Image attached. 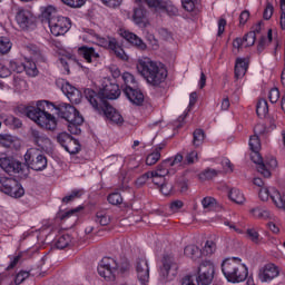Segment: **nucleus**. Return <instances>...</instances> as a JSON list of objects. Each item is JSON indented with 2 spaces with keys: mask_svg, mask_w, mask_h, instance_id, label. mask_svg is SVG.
Listing matches in <instances>:
<instances>
[{
  "mask_svg": "<svg viewBox=\"0 0 285 285\" xmlns=\"http://www.w3.org/2000/svg\"><path fill=\"white\" fill-rule=\"evenodd\" d=\"M120 35H121L122 39L128 41V43L134 46L137 50H147L148 49V46L146 45V42H144V40L141 38H139V36L135 35L134 32L125 30V31H121Z\"/></svg>",
  "mask_w": 285,
  "mask_h": 285,
  "instance_id": "obj_19",
  "label": "nucleus"
},
{
  "mask_svg": "<svg viewBox=\"0 0 285 285\" xmlns=\"http://www.w3.org/2000/svg\"><path fill=\"white\" fill-rule=\"evenodd\" d=\"M96 223L100 224V226H108L110 224V216L104 212H98L96 214Z\"/></svg>",
  "mask_w": 285,
  "mask_h": 285,
  "instance_id": "obj_49",
  "label": "nucleus"
},
{
  "mask_svg": "<svg viewBox=\"0 0 285 285\" xmlns=\"http://www.w3.org/2000/svg\"><path fill=\"white\" fill-rule=\"evenodd\" d=\"M137 70L150 86H159L168 77V71L164 63L151 60L150 58L139 59Z\"/></svg>",
  "mask_w": 285,
  "mask_h": 285,
  "instance_id": "obj_2",
  "label": "nucleus"
},
{
  "mask_svg": "<svg viewBox=\"0 0 285 285\" xmlns=\"http://www.w3.org/2000/svg\"><path fill=\"white\" fill-rule=\"evenodd\" d=\"M217 250V245L213 240H207L203 250H200L202 255H213Z\"/></svg>",
  "mask_w": 285,
  "mask_h": 285,
  "instance_id": "obj_50",
  "label": "nucleus"
},
{
  "mask_svg": "<svg viewBox=\"0 0 285 285\" xmlns=\"http://www.w3.org/2000/svg\"><path fill=\"white\" fill-rule=\"evenodd\" d=\"M12 50V42L9 38L0 37V55H8Z\"/></svg>",
  "mask_w": 285,
  "mask_h": 285,
  "instance_id": "obj_45",
  "label": "nucleus"
},
{
  "mask_svg": "<svg viewBox=\"0 0 285 285\" xmlns=\"http://www.w3.org/2000/svg\"><path fill=\"white\" fill-rule=\"evenodd\" d=\"M13 141L14 137H12V135L0 134V145L3 146L4 148H10Z\"/></svg>",
  "mask_w": 285,
  "mask_h": 285,
  "instance_id": "obj_54",
  "label": "nucleus"
},
{
  "mask_svg": "<svg viewBox=\"0 0 285 285\" xmlns=\"http://www.w3.org/2000/svg\"><path fill=\"white\" fill-rule=\"evenodd\" d=\"M70 242H71L70 235L66 234L58 237V239L55 243V246L59 250H63V248H68V246H70Z\"/></svg>",
  "mask_w": 285,
  "mask_h": 285,
  "instance_id": "obj_40",
  "label": "nucleus"
},
{
  "mask_svg": "<svg viewBox=\"0 0 285 285\" xmlns=\"http://www.w3.org/2000/svg\"><path fill=\"white\" fill-rule=\"evenodd\" d=\"M22 66H23V71H26V73L29 77H37V75H39V70L37 69V63H35V61L28 60Z\"/></svg>",
  "mask_w": 285,
  "mask_h": 285,
  "instance_id": "obj_39",
  "label": "nucleus"
},
{
  "mask_svg": "<svg viewBox=\"0 0 285 285\" xmlns=\"http://www.w3.org/2000/svg\"><path fill=\"white\" fill-rule=\"evenodd\" d=\"M206 139V132L204 129H195L193 132V146L194 148H199L204 146Z\"/></svg>",
  "mask_w": 285,
  "mask_h": 285,
  "instance_id": "obj_31",
  "label": "nucleus"
},
{
  "mask_svg": "<svg viewBox=\"0 0 285 285\" xmlns=\"http://www.w3.org/2000/svg\"><path fill=\"white\" fill-rule=\"evenodd\" d=\"M41 14L43 19H47L48 23H50V19H57V8H55V6L42 7Z\"/></svg>",
  "mask_w": 285,
  "mask_h": 285,
  "instance_id": "obj_37",
  "label": "nucleus"
},
{
  "mask_svg": "<svg viewBox=\"0 0 285 285\" xmlns=\"http://www.w3.org/2000/svg\"><path fill=\"white\" fill-rule=\"evenodd\" d=\"M72 140V136H70V134L68 132H60L57 136V141L58 144H60V146H62V148H66V146H68V142Z\"/></svg>",
  "mask_w": 285,
  "mask_h": 285,
  "instance_id": "obj_53",
  "label": "nucleus"
},
{
  "mask_svg": "<svg viewBox=\"0 0 285 285\" xmlns=\"http://www.w3.org/2000/svg\"><path fill=\"white\" fill-rule=\"evenodd\" d=\"M271 41H273V29H269L267 32V39L266 37H262L259 42H258V47L257 50L258 52H262V50H264V48L266 47L267 43H271Z\"/></svg>",
  "mask_w": 285,
  "mask_h": 285,
  "instance_id": "obj_48",
  "label": "nucleus"
},
{
  "mask_svg": "<svg viewBox=\"0 0 285 285\" xmlns=\"http://www.w3.org/2000/svg\"><path fill=\"white\" fill-rule=\"evenodd\" d=\"M250 159L257 166V171L263 175V177L268 178L271 177V169L266 168V164H264V158H262V154L259 150L252 151Z\"/></svg>",
  "mask_w": 285,
  "mask_h": 285,
  "instance_id": "obj_21",
  "label": "nucleus"
},
{
  "mask_svg": "<svg viewBox=\"0 0 285 285\" xmlns=\"http://www.w3.org/2000/svg\"><path fill=\"white\" fill-rule=\"evenodd\" d=\"M135 268L140 284H148L150 279V267L148 266V261L145 257L137 258Z\"/></svg>",
  "mask_w": 285,
  "mask_h": 285,
  "instance_id": "obj_13",
  "label": "nucleus"
},
{
  "mask_svg": "<svg viewBox=\"0 0 285 285\" xmlns=\"http://www.w3.org/2000/svg\"><path fill=\"white\" fill-rule=\"evenodd\" d=\"M184 161V156L181 154H176L174 157L167 158L160 163L164 168H170L173 166H178Z\"/></svg>",
  "mask_w": 285,
  "mask_h": 285,
  "instance_id": "obj_33",
  "label": "nucleus"
},
{
  "mask_svg": "<svg viewBox=\"0 0 285 285\" xmlns=\"http://www.w3.org/2000/svg\"><path fill=\"white\" fill-rule=\"evenodd\" d=\"M132 19L136 26H146V9L141 7L135 9Z\"/></svg>",
  "mask_w": 285,
  "mask_h": 285,
  "instance_id": "obj_32",
  "label": "nucleus"
},
{
  "mask_svg": "<svg viewBox=\"0 0 285 285\" xmlns=\"http://www.w3.org/2000/svg\"><path fill=\"white\" fill-rule=\"evenodd\" d=\"M257 36H255V31H249L247 35L244 36L243 42H245L246 47L255 46V40Z\"/></svg>",
  "mask_w": 285,
  "mask_h": 285,
  "instance_id": "obj_58",
  "label": "nucleus"
},
{
  "mask_svg": "<svg viewBox=\"0 0 285 285\" xmlns=\"http://www.w3.org/2000/svg\"><path fill=\"white\" fill-rule=\"evenodd\" d=\"M170 170L168 167H164V165L159 164L155 170L150 171V179L153 184L159 186L160 184H164L166 176H168Z\"/></svg>",
  "mask_w": 285,
  "mask_h": 285,
  "instance_id": "obj_20",
  "label": "nucleus"
},
{
  "mask_svg": "<svg viewBox=\"0 0 285 285\" xmlns=\"http://www.w3.org/2000/svg\"><path fill=\"white\" fill-rule=\"evenodd\" d=\"M166 148V145L160 144L155 147L151 154H149L146 158V165L147 166H155L159 159H161V150Z\"/></svg>",
  "mask_w": 285,
  "mask_h": 285,
  "instance_id": "obj_24",
  "label": "nucleus"
},
{
  "mask_svg": "<svg viewBox=\"0 0 285 285\" xmlns=\"http://www.w3.org/2000/svg\"><path fill=\"white\" fill-rule=\"evenodd\" d=\"M28 277H30V272L21 271L16 275L14 282H8V278H6L1 281L0 285H21L26 279H28Z\"/></svg>",
  "mask_w": 285,
  "mask_h": 285,
  "instance_id": "obj_27",
  "label": "nucleus"
},
{
  "mask_svg": "<svg viewBox=\"0 0 285 285\" xmlns=\"http://www.w3.org/2000/svg\"><path fill=\"white\" fill-rule=\"evenodd\" d=\"M0 168H2L7 175H17L20 179L28 177V166L12 156L1 157Z\"/></svg>",
  "mask_w": 285,
  "mask_h": 285,
  "instance_id": "obj_5",
  "label": "nucleus"
},
{
  "mask_svg": "<svg viewBox=\"0 0 285 285\" xmlns=\"http://www.w3.org/2000/svg\"><path fill=\"white\" fill-rule=\"evenodd\" d=\"M31 137H32L35 144H37V146H39L40 148H49V146H51V144H52L50 138H48L43 134H40L39 130H37V129L31 130Z\"/></svg>",
  "mask_w": 285,
  "mask_h": 285,
  "instance_id": "obj_22",
  "label": "nucleus"
},
{
  "mask_svg": "<svg viewBox=\"0 0 285 285\" xmlns=\"http://www.w3.org/2000/svg\"><path fill=\"white\" fill-rule=\"evenodd\" d=\"M108 202L112 206H119V204L124 203V198L121 197V194L119 193H112L108 196Z\"/></svg>",
  "mask_w": 285,
  "mask_h": 285,
  "instance_id": "obj_56",
  "label": "nucleus"
},
{
  "mask_svg": "<svg viewBox=\"0 0 285 285\" xmlns=\"http://www.w3.org/2000/svg\"><path fill=\"white\" fill-rule=\"evenodd\" d=\"M55 105L47 100H38L36 106L29 105L22 108L26 117L35 121L40 128L55 130L57 128V118L48 112Z\"/></svg>",
  "mask_w": 285,
  "mask_h": 285,
  "instance_id": "obj_1",
  "label": "nucleus"
},
{
  "mask_svg": "<svg viewBox=\"0 0 285 285\" xmlns=\"http://www.w3.org/2000/svg\"><path fill=\"white\" fill-rule=\"evenodd\" d=\"M279 266L273 263H267L258 269V279L262 284H268L273 282V279L279 277Z\"/></svg>",
  "mask_w": 285,
  "mask_h": 285,
  "instance_id": "obj_12",
  "label": "nucleus"
},
{
  "mask_svg": "<svg viewBox=\"0 0 285 285\" xmlns=\"http://www.w3.org/2000/svg\"><path fill=\"white\" fill-rule=\"evenodd\" d=\"M7 195H9V197H13L14 199H19V197H23V195H26V190L23 189V186H21V184L14 179Z\"/></svg>",
  "mask_w": 285,
  "mask_h": 285,
  "instance_id": "obj_28",
  "label": "nucleus"
},
{
  "mask_svg": "<svg viewBox=\"0 0 285 285\" xmlns=\"http://www.w3.org/2000/svg\"><path fill=\"white\" fill-rule=\"evenodd\" d=\"M158 10H164L167 12V14H169V17H175V14L178 12L177 7H175V4H173V2L169 0H165Z\"/></svg>",
  "mask_w": 285,
  "mask_h": 285,
  "instance_id": "obj_42",
  "label": "nucleus"
},
{
  "mask_svg": "<svg viewBox=\"0 0 285 285\" xmlns=\"http://www.w3.org/2000/svg\"><path fill=\"white\" fill-rule=\"evenodd\" d=\"M186 257H190V259H199L202 257V249L196 245H188L185 247Z\"/></svg>",
  "mask_w": 285,
  "mask_h": 285,
  "instance_id": "obj_36",
  "label": "nucleus"
},
{
  "mask_svg": "<svg viewBox=\"0 0 285 285\" xmlns=\"http://www.w3.org/2000/svg\"><path fill=\"white\" fill-rule=\"evenodd\" d=\"M202 205L205 210H213L217 207V200L213 197H205L202 200Z\"/></svg>",
  "mask_w": 285,
  "mask_h": 285,
  "instance_id": "obj_51",
  "label": "nucleus"
},
{
  "mask_svg": "<svg viewBox=\"0 0 285 285\" xmlns=\"http://www.w3.org/2000/svg\"><path fill=\"white\" fill-rule=\"evenodd\" d=\"M268 99L271 104H277V101H279V89L278 88L271 89L268 94Z\"/></svg>",
  "mask_w": 285,
  "mask_h": 285,
  "instance_id": "obj_63",
  "label": "nucleus"
},
{
  "mask_svg": "<svg viewBox=\"0 0 285 285\" xmlns=\"http://www.w3.org/2000/svg\"><path fill=\"white\" fill-rule=\"evenodd\" d=\"M78 52L87 63H94V66H97V61H99V52H97L94 47L82 46L78 49Z\"/></svg>",
  "mask_w": 285,
  "mask_h": 285,
  "instance_id": "obj_18",
  "label": "nucleus"
},
{
  "mask_svg": "<svg viewBox=\"0 0 285 285\" xmlns=\"http://www.w3.org/2000/svg\"><path fill=\"white\" fill-rule=\"evenodd\" d=\"M249 148L252 151L259 150L262 148V142L259 141V136L254 135L249 138Z\"/></svg>",
  "mask_w": 285,
  "mask_h": 285,
  "instance_id": "obj_57",
  "label": "nucleus"
},
{
  "mask_svg": "<svg viewBox=\"0 0 285 285\" xmlns=\"http://www.w3.org/2000/svg\"><path fill=\"white\" fill-rule=\"evenodd\" d=\"M72 22L70 18L58 16L57 18H51L49 20V28L51 35L53 37H61V35H66L68 30H70Z\"/></svg>",
  "mask_w": 285,
  "mask_h": 285,
  "instance_id": "obj_10",
  "label": "nucleus"
},
{
  "mask_svg": "<svg viewBox=\"0 0 285 285\" xmlns=\"http://www.w3.org/2000/svg\"><path fill=\"white\" fill-rule=\"evenodd\" d=\"M89 35L92 37L97 46H100V48H106L107 50H111V52H115V55L120 57V59H124V49L121 46H119L117 39L112 37H101L92 30L89 31Z\"/></svg>",
  "mask_w": 285,
  "mask_h": 285,
  "instance_id": "obj_9",
  "label": "nucleus"
},
{
  "mask_svg": "<svg viewBox=\"0 0 285 285\" xmlns=\"http://www.w3.org/2000/svg\"><path fill=\"white\" fill-rule=\"evenodd\" d=\"M228 197L234 204H244V202H246L244 194L237 188H232L228 193Z\"/></svg>",
  "mask_w": 285,
  "mask_h": 285,
  "instance_id": "obj_35",
  "label": "nucleus"
},
{
  "mask_svg": "<svg viewBox=\"0 0 285 285\" xmlns=\"http://www.w3.org/2000/svg\"><path fill=\"white\" fill-rule=\"evenodd\" d=\"M264 164L267 170H275L277 168V159L275 157H267Z\"/></svg>",
  "mask_w": 285,
  "mask_h": 285,
  "instance_id": "obj_64",
  "label": "nucleus"
},
{
  "mask_svg": "<svg viewBox=\"0 0 285 285\" xmlns=\"http://www.w3.org/2000/svg\"><path fill=\"white\" fill-rule=\"evenodd\" d=\"M16 21L22 30H27V28H30L35 21V16H32V12L28 9L19 8L16 13Z\"/></svg>",
  "mask_w": 285,
  "mask_h": 285,
  "instance_id": "obj_14",
  "label": "nucleus"
},
{
  "mask_svg": "<svg viewBox=\"0 0 285 285\" xmlns=\"http://www.w3.org/2000/svg\"><path fill=\"white\" fill-rule=\"evenodd\" d=\"M61 90L71 104H81V99L83 96L81 95V91L75 86L70 85L69 82H65Z\"/></svg>",
  "mask_w": 285,
  "mask_h": 285,
  "instance_id": "obj_16",
  "label": "nucleus"
},
{
  "mask_svg": "<svg viewBox=\"0 0 285 285\" xmlns=\"http://www.w3.org/2000/svg\"><path fill=\"white\" fill-rule=\"evenodd\" d=\"M248 72V60L245 58L236 59L235 63V78L243 79V77Z\"/></svg>",
  "mask_w": 285,
  "mask_h": 285,
  "instance_id": "obj_23",
  "label": "nucleus"
},
{
  "mask_svg": "<svg viewBox=\"0 0 285 285\" xmlns=\"http://www.w3.org/2000/svg\"><path fill=\"white\" fill-rule=\"evenodd\" d=\"M61 2L69 8H81L86 3V0H61Z\"/></svg>",
  "mask_w": 285,
  "mask_h": 285,
  "instance_id": "obj_62",
  "label": "nucleus"
},
{
  "mask_svg": "<svg viewBox=\"0 0 285 285\" xmlns=\"http://www.w3.org/2000/svg\"><path fill=\"white\" fill-rule=\"evenodd\" d=\"M4 124L7 126H14L16 128H21V126H23V124L21 122V120L14 116H8L4 119Z\"/></svg>",
  "mask_w": 285,
  "mask_h": 285,
  "instance_id": "obj_59",
  "label": "nucleus"
},
{
  "mask_svg": "<svg viewBox=\"0 0 285 285\" xmlns=\"http://www.w3.org/2000/svg\"><path fill=\"white\" fill-rule=\"evenodd\" d=\"M122 92L135 106H141L144 104V94L137 87H124Z\"/></svg>",
  "mask_w": 285,
  "mask_h": 285,
  "instance_id": "obj_17",
  "label": "nucleus"
},
{
  "mask_svg": "<svg viewBox=\"0 0 285 285\" xmlns=\"http://www.w3.org/2000/svg\"><path fill=\"white\" fill-rule=\"evenodd\" d=\"M250 215L254 216L255 219H272L273 218V214L271 213V210H268V208L266 207H254L249 210Z\"/></svg>",
  "mask_w": 285,
  "mask_h": 285,
  "instance_id": "obj_25",
  "label": "nucleus"
},
{
  "mask_svg": "<svg viewBox=\"0 0 285 285\" xmlns=\"http://www.w3.org/2000/svg\"><path fill=\"white\" fill-rule=\"evenodd\" d=\"M273 188L274 187H271V188L263 187V188H261V190L258 193L259 199H262V202H268V197H271V199H273Z\"/></svg>",
  "mask_w": 285,
  "mask_h": 285,
  "instance_id": "obj_55",
  "label": "nucleus"
},
{
  "mask_svg": "<svg viewBox=\"0 0 285 285\" xmlns=\"http://www.w3.org/2000/svg\"><path fill=\"white\" fill-rule=\"evenodd\" d=\"M81 197V190H73L70 195L65 196L62 198L63 204H70V202H75V199H79Z\"/></svg>",
  "mask_w": 285,
  "mask_h": 285,
  "instance_id": "obj_61",
  "label": "nucleus"
},
{
  "mask_svg": "<svg viewBox=\"0 0 285 285\" xmlns=\"http://www.w3.org/2000/svg\"><path fill=\"white\" fill-rule=\"evenodd\" d=\"M14 178L9 177H0V190L1 193H4V195H8V191L10 190V187L13 186Z\"/></svg>",
  "mask_w": 285,
  "mask_h": 285,
  "instance_id": "obj_41",
  "label": "nucleus"
},
{
  "mask_svg": "<svg viewBox=\"0 0 285 285\" xmlns=\"http://www.w3.org/2000/svg\"><path fill=\"white\" fill-rule=\"evenodd\" d=\"M8 66H9V70L11 71V73L13 72H18L21 73L23 72V63L18 62L17 60H9L7 61Z\"/></svg>",
  "mask_w": 285,
  "mask_h": 285,
  "instance_id": "obj_52",
  "label": "nucleus"
},
{
  "mask_svg": "<svg viewBox=\"0 0 285 285\" xmlns=\"http://www.w3.org/2000/svg\"><path fill=\"white\" fill-rule=\"evenodd\" d=\"M219 170L213 169V168H207L203 173L199 174V179L203 181L206 179H215L219 175Z\"/></svg>",
  "mask_w": 285,
  "mask_h": 285,
  "instance_id": "obj_46",
  "label": "nucleus"
},
{
  "mask_svg": "<svg viewBox=\"0 0 285 285\" xmlns=\"http://www.w3.org/2000/svg\"><path fill=\"white\" fill-rule=\"evenodd\" d=\"M81 124H83V117L77 116L72 120H68V130L71 135H80L81 134Z\"/></svg>",
  "mask_w": 285,
  "mask_h": 285,
  "instance_id": "obj_29",
  "label": "nucleus"
},
{
  "mask_svg": "<svg viewBox=\"0 0 285 285\" xmlns=\"http://www.w3.org/2000/svg\"><path fill=\"white\" fill-rule=\"evenodd\" d=\"M56 110H58L59 117L66 119V121H72V119H77V117H81L77 108L66 102H61Z\"/></svg>",
  "mask_w": 285,
  "mask_h": 285,
  "instance_id": "obj_15",
  "label": "nucleus"
},
{
  "mask_svg": "<svg viewBox=\"0 0 285 285\" xmlns=\"http://www.w3.org/2000/svg\"><path fill=\"white\" fill-rule=\"evenodd\" d=\"M119 273V264L115 258L104 257L98 265V274L107 282H112Z\"/></svg>",
  "mask_w": 285,
  "mask_h": 285,
  "instance_id": "obj_8",
  "label": "nucleus"
},
{
  "mask_svg": "<svg viewBox=\"0 0 285 285\" xmlns=\"http://www.w3.org/2000/svg\"><path fill=\"white\" fill-rule=\"evenodd\" d=\"M65 150L69 153V155H77L81 150V145L79 140L71 138V140L65 146Z\"/></svg>",
  "mask_w": 285,
  "mask_h": 285,
  "instance_id": "obj_38",
  "label": "nucleus"
},
{
  "mask_svg": "<svg viewBox=\"0 0 285 285\" xmlns=\"http://www.w3.org/2000/svg\"><path fill=\"white\" fill-rule=\"evenodd\" d=\"M222 273L229 284H242L248 277V267L239 257L225 258L222 263Z\"/></svg>",
  "mask_w": 285,
  "mask_h": 285,
  "instance_id": "obj_4",
  "label": "nucleus"
},
{
  "mask_svg": "<svg viewBox=\"0 0 285 285\" xmlns=\"http://www.w3.org/2000/svg\"><path fill=\"white\" fill-rule=\"evenodd\" d=\"M12 86L17 92H23L28 90V82H26V80L19 75L13 76Z\"/></svg>",
  "mask_w": 285,
  "mask_h": 285,
  "instance_id": "obj_34",
  "label": "nucleus"
},
{
  "mask_svg": "<svg viewBox=\"0 0 285 285\" xmlns=\"http://www.w3.org/2000/svg\"><path fill=\"white\" fill-rule=\"evenodd\" d=\"M177 271H179V265L175 262V257L170 254H165L163 256V266L159 272L160 282L163 284L171 282V279L177 277Z\"/></svg>",
  "mask_w": 285,
  "mask_h": 285,
  "instance_id": "obj_7",
  "label": "nucleus"
},
{
  "mask_svg": "<svg viewBox=\"0 0 285 285\" xmlns=\"http://www.w3.org/2000/svg\"><path fill=\"white\" fill-rule=\"evenodd\" d=\"M24 161L31 170L41 171L48 168V158L37 148L27 150Z\"/></svg>",
  "mask_w": 285,
  "mask_h": 285,
  "instance_id": "obj_6",
  "label": "nucleus"
},
{
  "mask_svg": "<svg viewBox=\"0 0 285 285\" xmlns=\"http://www.w3.org/2000/svg\"><path fill=\"white\" fill-rule=\"evenodd\" d=\"M105 116L112 121V124H124V116L115 109V107L106 106Z\"/></svg>",
  "mask_w": 285,
  "mask_h": 285,
  "instance_id": "obj_26",
  "label": "nucleus"
},
{
  "mask_svg": "<svg viewBox=\"0 0 285 285\" xmlns=\"http://www.w3.org/2000/svg\"><path fill=\"white\" fill-rule=\"evenodd\" d=\"M256 114L258 117H266L268 115V101L261 99L256 106Z\"/></svg>",
  "mask_w": 285,
  "mask_h": 285,
  "instance_id": "obj_44",
  "label": "nucleus"
},
{
  "mask_svg": "<svg viewBox=\"0 0 285 285\" xmlns=\"http://www.w3.org/2000/svg\"><path fill=\"white\" fill-rule=\"evenodd\" d=\"M247 238L253 242V244H259L262 242V236L259 235V232L255 228H248L246 230Z\"/></svg>",
  "mask_w": 285,
  "mask_h": 285,
  "instance_id": "obj_47",
  "label": "nucleus"
},
{
  "mask_svg": "<svg viewBox=\"0 0 285 285\" xmlns=\"http://www.w3.org/2000/svg\"><path fill=\"white\" fill-rule=\"evenodd\" d=\"M272 202L276 208L285 210V194H281L276 188H272Z\"/></svg>",
  "mask_w": 285,
  "mask_h": 285,
  "instance_id": "obj_30",
  "label": "nucleus"
},
{
  "mask_svg": "<svg viewBox=\"0 0 285 285\" xmlns=\"http://www.w3.org/2000/svg\"><path fill=\"white\" fill-rule=\"evenodd\" d=\"M10 65H8V61L0 63V77L1 79H6L12 75V71H10Z\"/></svg>",
  "mask_w": 285,
  "mask_h": 285,
  "instance_id": "obj_60",
  "label": "nucleus"
},
{
  "mask_svg": "<svg viewBox=\"0 0 285 285\" xmlns=\"http://www.w3.org/2000/svg\"><path fill=\"white\" fill-rule=\"evenodd\" d=\"M215 277V265L210 261H203L198 267V284L209 285Z\"/></svg>",
  "mask_w": 285,
  "mask_h": 285,
  "instance_id": "obj_11",
  "label": "nucleus"
},
{
  "mask_svg": "<svg viewBox=\"0 0 285 285\" xmlns=\"http://www.w3.org/2000/svg\"><path fill=\"white\" fill-rule=\"evenodd\" d=\"M121 79L125 83V88H137V80H135V76L130 72H124Z\"/></svg>",
  "mask_w": 285,
  "mask_h": 285,
  "instance_id": "obj_43",
  "label": "nucleus"
},
{
  "mask_svg": "<svg viewBox=\"0 0 285 285\" xmlns=\"http://www.w3.org/2000/svg\"><path fill=\"white\" fill-rule=\"evenodd\" d=\"M120 95H121V90L119 89V85H117L116 82H112V80L109 78L104 79L102 86L98 94L95 92V90L92 89L85 90V97L87 101H89V104L96 110H99L105 99H111V100L118 99Z\"/></svg>",
  "mask_w": 285,
  "mask_h": 285,
  "instance_id": "obj_3",
  "label": "nucleus"
}]
</instances>
